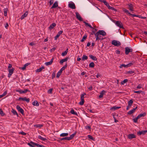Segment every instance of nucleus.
Wrapping results in <instances>:
<instances>
[{
  "label": "nucleus",
  "mask_w": 147,
  "mask_h": 147,
  "mask_svg": "<svg viewBox=\"0 0 147 147\" xmlns=\"http://www.w3.org/2000/svg\"><path fill=\"white\" fill-rule=\"evenodd\" d=\"M99 35L104 36L106 35V33L103 30H99L95 34L96 40H102L104 39L103 38H100L98 36Z\"/></svg>",
  "instance_id": "nucleus-1"
},
{
  "label": "nucleus",
  "mask_w": 147,
  "mask_h": 147,
  "mask_svg": "<svg viewBox=\"0 0 147 147\" xmlns=\"http://www.w3.org/2000/svg\"><path fill=\"white\" fill-rule=\"evenodd\" d=\"M113 22L116 26L119 27L120 28H122L123 29H124L123 27V24L121 22L118 21H115V20H114Z\"/></svg>",
  "instance_id": "nucleus-2"
},
{
  "label": "nucleus",
  "mask_w": 147,
  "mask_h": 147,
  "mask_svg": "<svg viewBox=\"0 0 147 147\" xmlns=\"http://www.w3.org/2000/svg\"><path fill=\"white\" fill-rule=\"evenodd\" d=\"M86 95V94L85 93H84L82 94L81 95V101L79 102V104L81 105H84V96Z\"/></svg>",
  "instance_id": "nucleus-3"
},
{
  "label": "nucleus",
  "mask_w": 147,
  "mask_h": 147,
  "mask_svg": "<svg viewBox=\"0 0 147 147\" xmlns=\"http://www.w3.org/2000/svg\"><path fill=\"white\" fill-rule=\"evenodd\" d=\"M112 44L116 46H119L121 45V42L115 40H113L112 41Z\"/></svg>",
  "instance_id": "nucleus-4"
},
{
  "label": "nucleus",
  "mask_w": 147,
  "mask_h": 147,
  "mask_svg": "<svg viewBox=\"0 0 147 147\" xmlns=\"http://www.w3.org/2000/svg\"><path fill=\"white\" fill-rule=\"evenodd\" d=\"M74 137V134H72L71 136L69 137H65V138H62L61 139V141L63 140H71Z\"/></svg>",
  "instance_id": "nucleus-5"
},
{
  "label": "nucleus",
  "mask_w": 147,
  "mask_h": 147,
  "mask_svg": "<svg viewBox=\"0 0 147 147\" xmlns=\"http://www.w3.org/2000/svg\"><path fill=\"white\" fill-rule=\"evenodd\" d=\"M125 54L126 55L128 54L130 52H132L133 51L132 49H130L128 47H126L125 48Z\"/></svg>",
  "instance_id": "nucleus-6"
},
{
  "label": "nucleus",
  "mask_w": 147,
  "mask_h": 147,
  "mask_svg": "<svg viewBox=\"0 0 147 147\" xmlns=\"http://www.w3.org/2000/svg\"><path fill=\"white\" fill-rule=\"evenodd\" d=\"M14 68H12L11 69L8 70L9 71V74H8V77L9 78L11 76L12 74L13 73L14 71Z\"/></svg>",
  "instance_id": "nucleus-7"
},
{
  "label": "nucleus",
  "mask_w": 147,
  "mask_h": 147,
  "mask_svg": "<svg viewBox=\"0 0 147 147\" xmlns=\"http://www.w3.org/2000/svg\"><path fill=\"white\" fill-rule=\"evenodd\" d=\"M16 109L18 110L21 113L24 115V111L23 109L21 108V107L19 105H17L16 106Z\"/></svg>",
  "instance_id": "nucleus-8"
},
{
  "label": "nucleus",
  "mask_w": 147,
  "mask_h": 147,
  "mask_svg": "<svg viewBox=\"0 0 147 147\" xmlns=\"http://www.w3.org/2000/svg\"><path fill=\"white\" fill-rule=\"evenodd\" d=\"M19 100H22V101H26L27 102H29L30 101V99L29 98H26V97L24 98L20 97L19 98Z\"/></svg>",
  "instance_id": "nucleus-9"
},
{
  "label": "nucleus",
  "mask_w": 147,
  "mask_h": 147,
  "mask_svg": "<svg viewBox=\"0 0 147 147\" xmlns=\"http://www.w3.org/2000/svg\"><path fill=\"white\" fill-rule=\"evenodd\" d=\"M76 14L77 18L80 21H82L83 20V19L79 13L78 12H76Z\"/></svg>",
  "instance_id": "nucleus-10"
},
{
  "label": "nucleus",
  "mask_w": 147,
  "mask_h": 147,
  "mask_svg": "<svg viewBox=\"0 0 147 147\" xmlns=\"http://www.w3.org/2000/svg\"><path fill=\"white\" fill-rule=\"evenodd\" d=\"M123 11L125 13L128 14L130 16H132L133 17H135V16L134 15H135V14H131V13H130L129 12L128 10H127L125 8H123Z\"/></svg>",
  "instance_id": "nucleus-11"
},
{
  "label": "nucleus",
  "mask_w": 147,
  "mask_h": 147,
  "mask_svg": "<svg viewBox=\"0 0 147 147\" xmlns=\"http://www.w3.org/2000/svg\"><path fill=\"white\" fill-rule=\"evenodd\" d=\"M37 143L34 142L32 141H31L30 143H28L27 144L31 147H35L36 146V144Z\"/></svg>",
  "instance_id": "nucleus-12"
},
{
  "label": "nucleus",
  "mask_w": 147,
  "mask_h": 147,
  "mask_svg": "<svg viewBox=\"0 0 147 147\" xmlns=\"http://www.w3.org/2000/svg\"><path fill=\"white\" fill-rule=\"evenodd\" d=\"M137 107H136L135 108H134L132 110L129 111L128 112L127 114L129 115H131L132 113H133L135 112L136 110L137 109Z\"/></svg>",
  "instance_id": "nucleus-13"
},
{
  "label": "nucleus",
  "mask_w": 147,
  "mask_h": 147,
  "mask_svg": "<svg viewBox=\"0 0 147 147\" xmlns=\"http://www.w3.org/2000/svg\"><path fill=\"white\" fill-rule=\"evenodd\" d=\"M63 32V31L61 30L59 31L58 33L57 34L56 36L54 37L55 40H57V38L59 36L60 34H61Z\"/></svg>",
  "instance_id": "nucleus-14"
},
{
  "label": "nucleus",
  "mask_w": 147,
  "mask_h": 147,
  "mask_svg": "<svg viewBox=\"0 0 147 147\" xmlns=\"http://www.w3.org/2000/svg\"><path fill=\"white\" fill-rule=\"evenodd\" d=\"M136 138V135L134 134H130L128 136V138L129 139H132Z\"/></svg>",
  "instance_id": "nucleus-15"
},
{
  "label": "nucleus",
  "mask_w": 147,
  "mask_h": 147,
  "mask_svg": "<svg viewBox=\"0 0 147 147\" xmlns=\"http://www.w3.org/2000/svg\"><path fill=\"white\" fill-rule=\"evenodd\" d=\"M28 14V12L27 11H26V12L22 15L20 19L21 20H23L26 17Z\"/></svg>",
  "instance_id": "nucleus-16"
},
{
  "label": "nucleus",
  "mask_w": 147,
  "mask_h": 147,
  "mask_svg": "<svg viewBox=\"0 0 147 147\" xmlns=\"http://www.w3.org/2000/svg\"><path fill=\"white\" fill-rule=\"evenodd\" d=\"M56 26V24L55 23H53L51 24L49 27V29L50 30L52 29Z\"/></svg>",
  "instance_id": "nucleus-17"
},
{
  "label": "nucleus",
  "mask_w": 147,
  "mask_h": 147,
  "mask_svg": "<svg viewBox=\"0 0 147 147\" xmlns=\"http://www.w3.org/2000/svg\"><path fill=\"white\" fill-rule=\"evenodd\" d=\"M53 58L51 59V61H50L46 62L45 63V65H46L47 66L50 65L52 64V63L53 62Z\"/></svg>",
  "instance_id": "nucleus-18"
},
{
  "label": "nucleus",
  "mask_w": 147,
  "mask_h": 147,
  "mask_svg": "<svg viewBox=\"0 0 147 147\" xmlns=\"http://www.w3.org/2000/svg\"><path fill=\"white\" fill-rule=\"evenodd\" d=\"M121 108V107H116L115 106H113V107H111L110 109V110L111 111H112L113 110H117V109H119Z\"/></svg>",
  "instance_id": "nucleus-19"
},
{
  "label": "nucleus",
  "mask_w": 147,
  "mask_h": 147,
  "mask_svg": "<svg viewBox=\"0 0 147 147\" xmlns=\"http://www.w3.org/2000/svg\"><path fill=\"white\" fill-rule=\"evenodd\" d=\"M146 132H147V130H146L142 131H139L138 132L137 134H138L141 135L142 134H144Z\"/></svg>",
  "instance_id": "nucleus-20"
},
{
  "label": "nucleus",
  "mask_w": 147,
  "mask_h": 147,
  "mask_svg": "<svg viewBox=\"0 0 147 147\" xmlns=\"http://www.w3.org/2000/svg\"><path fill=\"white\" fill-rule=\"evenodd\" d=\"M58 6V2L55 1L53 5L51 8H55Z\"/></svg>",
  "instance_id": "nucleus-21"
},
{
  "label": "nucleus",
  "mask_w": 147,
  "mask_h": 147,
  "mask_svg": "<svg viewBox=\"0 0 147 147\" xmlns=\"http://www.w3.org/2000/svg\"><path fill=\"white\" fill-rule=\"evenodd\" d=\"M106 92V91L105 90H102L100 93V95L99 96V98H101L103 97L104 94Z\"/></svg>",
  "instance_id": "nucleus-22"
},
{
  "label": "nucleus",
  "mask_w": 147,
  "mask_h": 147,
  "mask_svg": "<svg viewBox=\"0 0 147 147\" xmlns=\"http://www.w3.org/2000/svg\"><path fill=\"white\" fill-rule=\"evenodd\" d=\"M129 6V9L131 11H134V8L133 5L131 4H129L128 5Z\"/></svg>",
  "instance_id": "nucleus-23"
},
{
  "label": "nucleus",
  "mask_w": 147,
  "mask_h": 147,
  "mask_svg": "<svg viewBox=\"0 0 147 147\" xmlns=\"http://www.w3.org/2000/svg\"><path fill=\"white\" fill-rule=\"evenodd\" d=\"M68 57H66L64 59H62L60 61V63L61 64H62L64 62H66L67 61L68 59Z\"/></svg>",
  "instance_id": "nucleus-24"
},
{
  "label": "nucleus",
  "mask_w": 147,
  "mask_h": 147,
  "mask_svg": "<svg viewBox=\"0 0 147 147\" xmlns=\"http://www.w3.org/2000/svg\"><path fill=\"white\" fill-rule=\"evenodd\" d=\"M32 104L34 106H38L39 105V104L37 100L32 102Z\"/></svg>",
  "instance_id": "nucleus-25"
},
{
  "label": "nucleus",
  "mask_w": 147,
  "mask_h": 147,
  "mask_svg": "<svg viewBox=\"0 0 147 147\" xmlns=\"http://www.w3.org/2000/svg\"><path fill=\"white\" fill-rule=\"evenodd\" d=\"M68 52V49H67L66 50L64 51V52H63L62 54L61 55L62 56H65L67 54V52Z\"/></svg>",
  "instance_id": "nucleus-26"
},
{
  "label": "nucleus",
  "mask_w": 147,
  "mask_h": 147,
  "mask_svg": "<svg viewBox=\"0 0 147 147\" xmlns=\"http://www.w3.org/2000/svg\"><path fill=\"white\" fill-rule=\"evenodd\" d=\"M45 67L44 66H42L39 69H37L36 71V72H40L42 69H44Z\"/></svg>",
  "instance_id": "nucleus-27"
},
{
  "label": "nucleus",
  "mask_w": 147,
  "mask_h": 147,
  "mask_svg": "<svg viewBox=\"0 0 147 147\" xmlns=\"http://www.w3.org/2000/svg\"><path fill=\"white\" fill-rule=\"evenodd\" d=\"M146 115V113L144 112L143 113L140 114L138 116V117H139V118H140L141 117L144 116Z\"/></svg>",
  "instance_id": "nucleus-28"
},
{
  "label": "nucleus",
  "mask_w": 147,
  "mask_h": 147,
  "mask_svg": "<svg viewBox=\"0 0 147 147\" xmlns=\"http://www.w3.org/2000/svg\"><path fill=\"white\" fill-rule=\"evenodd\" d=\"M92 29V33L91 34L93 35V34H95L96 33V32L97 30L96 29L94 28L93 27V28H91Z\"/></svg>",
  "instance_id": "nucleus-29"
},
{
  "label": "nucleus",
  "mask_w": 147,
  "mask_h": 147,
  "mask_svg": "<svg viewBox=\"0 0 147 147\" xmlns=\"http://www.w3.org/2000/svg\"><path fill=\"white\" fill-rule=\"evenodd\" d=\"M89 57L93 60L96 61L97 60L96 57L92 55H90Z\"/></svg>",
  "instance_id": "nucleus-30"
},
{
  "label": "nucleus",
  "mask_w": 147,
  "mask_h": 147,
  "mask_svg": "<svg viewBox=\"0 0 147 147\" xmlns=\"http://www.w3.org/2000/svg\"><path fill=\"white\" fill-rule=\"evenodd\" d=\"M108 9H111L114 11H117V10L115 9L114 7L110 6L109 5L107 7Z\"/></svg>",
  "instance_id": "nucleus-31"
},
{
  "label": "nucleus",
  "mask_w": 147,
  "mask_h": 147,
  "mask_svg": "<svg viewBox=\"0 0 147 147\" xmlns=\"http://www.w3.org/2000/svg\"><path fill=\"white\" fill-rule=\"evenodd\" d=\"M38 138L39 139H40L41 140L45 141L47 140V139L45 138H43L40 136H38Z\"/></svg>",
  "instance_id": "nucleus-32"
},
{
  "label": "nucleus",
  "mask_w": 147,
  "mask_h": 147,
  "mask_svg": "<svg viewBox=\"0 0 147 147\" xmlns=\"http://www.w3.org/2000/svg\"><path fill=\"white\" fill-rule=\"evenodd\" d=\"M12 112L13 113L14 115H16L17 117L18 116V115L16 111L13 109H12Z\"/></svg>",
  "instance_id": "nucleus-33"
},
{
  "label": "nucleus",
  "mask_w": 147,
  "mask_h": 147,
  "mask_svg": "<svg viewBox=\"0 0 147 147\" xmlns=\"http://www.w3.org/2000/svg\"><path fill=\"white\" fill-rule=\"evenodd\" d=\"M134 16H135V17H138L140 18H141V19H145L146 18V17L141 16H140L139 15H134Z\"/></svg>",
  "instance_id": "nucleus-34"
},
{
  "label": "nucleus",
  "mask_w": 147,
  "mask_h": 147,
  "mask_svg": "<svg viewBox=\"0 0 147 147\" xmlns=\"http://www.w3.org/2000/svg\"><path fill=\"white\" fill-rule=\"evenodd\" d=\"M94 63L93 62H91L90 63L89 65V67H90L93 68L94 67Z\"/></svg>",
  "instance_id": "nucleus-35"
},
{
  "label": "nucleus",
  "mask_w": 147,
  "mask_h": 147,
  "mask_svg": "<svg viewBox=\"0 0 147 147\" xmlns=\"http://www.w3.org/2000/svg\"><path fill=\"white\" fill-rule=\"evenodd\" d=\"M69 7L72 9H74V3H70L68 5Z\"/></svg>",
  "instance_id": "nucleus-36"
},
{
  "label": "nucleus",
  "mask_w": 147,
  "mask_h": 147,
  "mask_svg": "<svg viewBox=\"0 0 147 147\" xmlns=\"http://www.w3.org/2000/svg\"><path fill=\"white\" fill-rule=\"evenodd\" d=\"M62 72L60 71L59 70V71L58 72L57 74L56 77L57 78H58L61 75Z\"/></svg>",
  "instance_id": "nucleus-37"
},
{
  "label": "nucleus",
  "mask_w": 147,
  "mask_h": 147,
  "mask_svg": "<svg viewBox=\"0 0 147 147\" xmlns=\"http://www.w3.org/2000/svg\"><path fill=\"white\" fill-rule=\"evenodd\" d=\"M68 135L67 133H63L60 134V136L61 137H64L67 136Z\"/></svg>",
  "instance_id": "nucleus-38"
},
{
  "label": "nucleus",
  "mask_w": 147,
  "mask_h": 147,
  "mask_svg": "<svg viewBox=\"0 0 147 147\" xmlns=\"http://www.w3.org/2000/svg\"><path fill=\"white\" fill-rule=\"evenodd\" d=\"M133 102L132 100H130L128 102V105H129L130 106H131L132 105Z\"/></svg>",
  "instance_id": "nucleus-39"
},
{
  "label": "nucleus",
  "mask_w": 147,
  "mask_h": 147,
  "mask_svg": "<svg viewBox=\"0 0 147 147\" xmlns=\"http://www.w3.org/2000/svg\"><path fill=\"white\" fill-rule=\"evenodd\" d=\"M34 126L36 127L41 128L43 126V125L42 124H36L34 125Z\"/></svg>",
  "instance_id": "nucleus-40"
},
{
  "label": "nucleus",
  "mask_w": 147,
  "mask_h": 147,
  "mask_svg": "<svg viewBox=\"0 0 147 147\" xmlns=\"http://www.w3.org/2000/svg\"><path fill=\"white\" fill-rule=\"evenodd\" d=\"M83 23H84L87 26L90 28H93L88 23L86 22L85 21H84Z\"/></svg>",
  "instance_id": "nucleus-41"
},
{
  "label": "nucleus",
  "mask_w": 147,
  "mask_h": 147,
  "mask_svg": "<svg viewBox=\"0 0 147 147\" xmlns=\"http://www.w3.org/2000/svg\"><path fill=\"white\" fill-rule=\"evenodd\" d=\"M127 82L128 80L127 79H125L121 82V84L122 85H123L125 83H126Z\"/></svg>",
  "instance_id": "nucleus-42"
},
{
  "label": "nucleus",
  "mask_w": 147,
  "mask_h": 147,
  "mask_svg": "<svg viewBox=\"0 0 147 147\" xmlns=\"http://www.w3.org/2000/svg\"><path fill=\"white\" fill-rule=\"evenodd\" d=\"M7 9H5L4 10V13L5 16H6L7 15Z\"/></svg>",
  "instance_id": "nucleus-43"
},
{
  "label": "nucleus",
  "mask_w": 147,
  "mask_h": 147,
  "mask_svg": "<svg viewBox=\"0 0 147 147\" xmlns=\"http://www.w3.org/2000/svg\"><path fill=\"white\" fill-rule=\"evenodd\" d=\"M127 65V64L125 65L124 64H123L121 65L120 66V68H122L123 67H128Z\"/></svg>",
  "instance_id": "nucleus-44"
},
{
  "label": "nucleus",
  "mask_w": 147,
  "mask_h": 147,
  "mask_svg": "<svg viewBox=\"0 0 147 147\" xmlns=\"http://www.w3.org/2000/svg\"><path fill=\"white\" fill-rule=\"evenodd\" d=\"M87 37V36L86 35H85L84 36H83V38H82V39L81 40V41L82 42H83V41H84V40L86 39Z\"/></svg>",
  "instance_id": "nucleus-45"
},
{
  "label": "nucleus",
  "mask_w": 147,
  "mask_h": 147,
  "mask_svg": "<svg viewBox=\"0 0 147 147\" xmlns=\"http://www.w3.org/2000/svg\"><path fill=\"white\" fill-rule=\"evenodd\" d=\"M88 58V57L85 55H84L83 57L82 58V60H87Z\"/></svg>",
  "instance_id": "nucleus-46"
},
{
  "label": "nucleus",
  "mask_w": 147,
  "mask_h": 147,
  "mask_svg": "<svg viewBox=\"0 0 147 147\" xmlns=\"http://www.w3.org/2000/svg\"><path fill=\"white\" fill-rule=\"evenodd\" d=\"M0 114L2 116H3L5 115V113H3L1 109H0Z\"/></svg>",
  "instance_id": "nucleus-47"
},
{
  "label": "nucleus",
  "mask_w": 147,
  "mask_h": 147,
  "mask_svg": "<svg viewBox=\"0 0 147 147\" xmlns=\"http://www.w3.org/2000/svg\"><path fill=\"white\" fill-rule=\"evenodd\" d=\"M133 92L134 93H138V94H140L142 92H144V91H143L141 90L138 91H136L134 90L133 91Z\"/></svg>",
  "instance_id": "nucleus-48"
},
{
  "label": "nucleus",
  "mask_w": 147,
  "mask_h": 147,
  "mask_svg": "<svg viewBox=\"0 0 147 147\" xmlns=\"http://www.w3.org/2000/svg\"><path fill=\"white\" fill-rule=\"evenodd\" d=\"M36 146L37 147H45V146L43 145H40L37 143L36 144Z\"/></svg>",
  "instance_id": "nucleus-49"
},
{
  "label": "nucleus",
  "mask_w": 147,
  "mask_h": 147,
  "mask_svg": "<svg viewBox=\"0 0 147 147\" xmlns=\"http://www.w3.org/2000/svg\"><path fill=\"white\" fill-rule=\"evenodd\" d=\"M134 63V62L133 61H132L131 62L129 63L128 64H127V65L128 67L131 66Z\"/></svg>",
  "instance_id": "nucleus-50"
},
{
  "label": "nucleus",
  "mask_w": 147,
  "mask_h": 147,
  "mask_svg": "<svg viewBox=\"0 0 147 147\" xmlns=\"http://www.w3.org/2000/svg\"><path fill=\"white\" fill-rule=\"evenodd\" d=\"M139 119V118L137 116V117L136 118H134V122L135 123H137L138 122V119Z\"/></svg>",
  "instance_id": "nucleus-51"
},
{
  "label": "nucleus",
  "mask_w": 147,
  "mask_h": 147,
  "mask_svg": "<svg viewBox=\"0 0 147 147\" xmlns=\"http://www.w3.org/2000/svg\"><path fill=\"white\" fill-rule=\"evenodd\" d=\"M16 92H19L21 94L23 93V90L21 89L18 90H16Z\"/></svg>",
  "instance_id": "nucleus-52"
},
{
  "label": "nucleus",
  "mask_w": 147,
  "mask_h": 147,
  "mask_svg": "<svg viewBox=\"0 0 147 147\" xmlns=\"http://www.w3.org/2000/svg\"><path fill=\"white\" fill-rule=\"evenodd\" d=\"M53 90V89L52 88L50 89L47 91L48 93L49 94H51Z\"/></svg>",
  "instance_id": "nucleus-53"
},
{
  "label": "nucleus",
  "mask_w": 147,
  "mask_h": 147,
  "mask_svg": "<svg viewBox=\"0 0 147 147\" xmlns=\"http://www.w3.org/2000/svg\"><path fill=\"white\" fill-rule=\"evenodd\" d=\"M88 138H89V139L92 140H94V139L92 137V136L91 135H88Z\"/></svg>",
  "instance_id": "nucleus-54"
},
{
  "label": "nucleus",
  "mask_w": 147,
  "mask_h": 147,
  "mask_svg": "<svg viewBox=\"0 0 147 147\" xmlns=\"http://www.w3.org/2000/svg\"><path fill=\"white\" fill-rule=\"evenodd\" d=\"M27 92H30V91L28 89H26L23 90V93H25Z\"/></svg>",
  "instance_id": "nucleus-55"
},
{
  "label": "nucleus",
  "mask_w": 147,
  "mask_h": 147,
  "mask_svg": "<svg viewBox=\"0 0 147 147\" xmlns=\"http://www.w3.org/2000/svg\"><path fill=\"white\" fill-rule=\"evenodd\" d=\"M7 94V91H5L3 94L2 95H1V96H2V97L5 96Z\"/></svg>",
  "instance_id": "nucleus-56"
},
{
  "label": "nucleus",
  "mask_w": 147,
  "mask_h": 147,
  "mask_svg": "<svg viewBox=\"0 0 147 147\" xmlns=\"http://www.w3.org/2000/svg\"><path fill=\"white\" fill-rule=\"evenodd\" d=\"M55 73L53 72L52 74V78L53 79L55 77Z\"/></svg>",
  "instance_id": "nucleus-57"
},
{
  "label": "nucleus",
  "mask_w": 147,
  "mask_h": 147,
  "mask_svg": "<svg viewBox=\"0 0 147 147\" xmlns=\"http://www.w3.org/2000/svg\"><path fill=\"white\" fill-rule=\"evenodd\" d=\"M12 68V65L11 64H9V66L8 67V70L10 69H11Z\"/></svg>",
  "instance_id": "nucleus-58"
},
{
  "label": "nucleus",
  "mask_w": 147,
  "mask_h": 147,
  "mask_svg": "<svg viewBox=\"0 0 147 147\" xmlns=\"http://www.w3.org/2000/svg\"><path fill=\"white\" fill-rule=\"evenodd\" d=\"M20 134L22 135H26V133L22 131L21 132H20L19 133Z\"/></svg>",
  "instance_id": "nucleus-59"
},
{
  "label": "nucleus",
  "mask_w": 147,
  "mask_h": 147,
  "mask_svg": "<svg viewBox=\"0 0 147 147\" xmlns=\"http://www.w3.org/2000/svg\"><path fill=\"white\" fill-rule=\"evenodd\" d=\"M134 71H128L127 72V74H132L134 73Z\"/></svg>",
  "instance_id": "nucleus-60"
},
{
  "label": "nucleus",
  "mask_w": 147,
  "mask_h": 147,
  "mask_svg": "<svg viewBox=\"0 0 147 147\" xmlns=\"http://www.w3.org/2000/svg\"><path fill=\"white\" fill-rule=\"evenodd\" d=\"M104 4L107 7H108L109 5V4L106 1L105 2H104Z\"/></svg>",
  "instance_id": "nucleus-61"
},
{
  "label": "nucleus",
  "mask_w": 147,
  "mask_h": 147,
  "mask_svg": "<svg viewBox=\"0 0 147 147\" xmlns=\"http://www.w3.org/2000/svg\"><path fill=\"white\" fill-rule=\"evenodd\" d=\"M56 49V48L55 47H53L52 49H51L50 51V52H52L53 51H54Z\"/></svg>",
  "instance_id": "nucleus-62"
},
{
  "label": "nucleus",
  "mask_w": 147,
  "mask_h": 147,
  "mask_svg": "<svg viewBox=\"0 0 147 147\" xmlns=\"http://www.w3.org/2000/svg\"><path fill=\"white\" fill-rule=\"evenodd\" d=\"M85 128L87 129H91V127L90 126H86Z\"/></svg>",
  "instance_id": "nucleus-63"
},
{
  "label": "nucleus",
  "mask_w": 147,
  "mask_h": 147,
  "mask_svg": "<svg viewBox=\"0 0 147 147\" xmlns=\"http://www.w3.org/2000/svg\"><path fill=\"white\" fill-rule=\"evenodd\" d=\"M65 68V67L63 66L61 68V69L59 70L62 72V71L64 70Z\"/></svg>",
  "instance_id": "nucleus-64"
}]
</instances>
